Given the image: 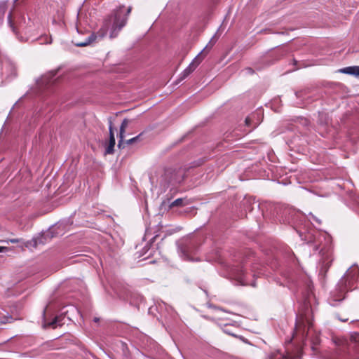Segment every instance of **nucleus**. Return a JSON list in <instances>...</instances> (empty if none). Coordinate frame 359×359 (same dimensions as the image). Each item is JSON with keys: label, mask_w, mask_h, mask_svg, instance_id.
<instances>
[{"label": "nucleus", "mask_w": 359, "mask_h": 359, "mask_svg": "<svg viewBox=\"0 0 359 359\" xmlns=\"http://www.w3.org/2000/svg\"><path fill=\"white\" fill-rule=\"evenodd\" d=\"M123 6L119 8L113 15L106 19L102 27L100 29L101 37L105 36L109 32L111 39L118 36L121 29L126 25L128 17L130 15L132 8H128L126 13L123 11Z\"/></svg>", "instance_id": "nucleus-1"}, {"label": "nucleus", "mask_w": 359, "mask_h": 359, "mask_svg": "<svg viewBox=\"0 0 359 359\" xmlns=\"http://www.w3.org/2000/svg\"><path fill=\"white\" fill-rule=\"evenodd\" d=\"M359 269L357 266L350 267L346 274L341 278L338 287L341 292L352 290L354 284L358 281Z\"/></svg>", "instance_id": "nucleus-2"}, {"label": "nucleus", "mask_w": 359, "mask_h": 359, "mask_svg": "<svg viewBox=\"0 0 359 359\" xmlns=\"http://www.w3.org/2000/svg\"><path fill=\"white\" fill-rule=\"evenodd\" d=\"M334 343L341 353H349L351 348L358 351L359 350V334L355 332L351 334L349 341L344 337L336 338Z\"/></svg>", "instance_id": "nucleus-3"}, {"label": "nucleus", "mask_w": 359, "mask_h": 359, "mask_svg": "<svg viewBox=\"0 0 359 359\" xmlns=\"http://www.w3.org/2000/svg\"><path fill=\"white\" fill-rule=\"evenodd\" d=\"M59 69L48 72L36 80L37 88H50L55 86L60 81V77L57 75Z\"/></svg>", "instance_id": "nucleus-4"}, {"label": "nucleus", "mask_w": 359, "mask_h": 359, "mask_svg": "<svg viewBox=\"0 0 359 359\" xmlns=\"http://www.w3.org/2000/svg\"><path fill=\"white\" fill-rule=\"evenodd\" d=\"M205 55H203V51H201L189 66L182 72L180 79H184L189 76L200 65Z\"/></svg>", "instance_id": "nucleus-5"}, {"label": "nucleus", "mask_w": 359, "mask_h": 359, "mask_svg": "<svg viewBox=\"0 0 359 359\" xmlns=\"http://www.w3.org/2000/svg\"><path fill=\"white\" fill-rule=\"evenodd\" d=\"M99 32H100V30L98 31V32L97 34L91 33L88 36L87 38H86L83 40V39L80 40L79 39V37L76 36L74 39L73 43L77 47L87 46L91 44L93 42H94L97 39V37H100V39L102 38L100 36V34Z\"/></svg>", "instance_id": "nucleus-6"}, {"label": "nucleus", "mask_w": 359, "mask_h": 359, "mask_svg": "<svg viewBox=\"0 0 359 359\" xmlns=\"http://www.w3.org/2000/svg\"><path fill=\"white\" fill-rule=\"evenodd\" d=\"M165 178H169L168 184L175 185L183 180V172L181 170L177 171L167 170L165 174Z\"/></svg>", "instance_id": "nucleus-7"}, {"label": "nucleus", "mask_w": 359, "mask_h": 359, "mask_svg": "<svg viewBox=\"0 0 359 359\" xmlns=\"http://www.w3.org/2000/svg\"><path fill=\"white\" fill-rule=\"evenodd\" d=\"M262 119V111H257L248 116L245 120V123L247 126L251 127L252 129L256 128L261 123Z\"/></svg>", "instance_id": "nucleus-8"}, {"label": "nucleus", "mask_w": 359, "mask_h": 359, "mask_svg": "<svg viewBox=\"0 0 359 359\" xmlns=\"http://www.w3.org/2000/svg\"><path fill=\"white\" fill-rule=\"evenodd\" d=\"M109 145L106 148V154H112L114 152V148L115 146V138L114 133L113 124L111 118H109Z\"/></svg>", "instance_id": "nucleus-9"}, {"label": "nucleus", "mask_w": 359, "mask_h": 359, "mask_svg": "<svg viewBox=\"0 0 359 359\" xmlns=\"http://www.w3.org/2000/svg\"><path fill=\"white\" fill-rule=\"evenodd\" d=\"M339 72L353 75L357 78H359V66H350L341 68L339 70Z\"/></svg>", "instance_id": "nucleus-10"}, {"label": "nucleus", "mask_w": 359, "mask_h": 359, "mask_svg": "<svg viewBox=\"0 0 359 359\" xmlns=\"http://www.w3.org/2000/svg\"><path fill=\"white\" fill-rule=\"evenodd\" d=\"M128 125V120L127 118H124L123 121L121 123V125L120 126V131H119V140L118 142V148H121V147L123 145L124 141V133L126 132V128Z\"/></svg>", "instance_id": "nucleus-11"}, {"label": "nucleus", "mask_w": 359, "mask_h": 359, "mask_svg": "<svg viewBox=\"0 0 359 359\" xmlns=\"http://www.w3.org/2000/svg\"><path fill=\"white\" fill-rule=\"evenodd\" d=\"M63 319L62 316H56L51 322L45 324V327H53V328L57 327V326H61L62 325V320Z\"/></svg>", "instance_id": "nucleus-12"}, {"label": "nucleus", "mask_w": 359, "mask_h": 359, "mask_svg": "<svg viewBox=\"0 0 359 359\" xmlns=\"http://www.w3.org/2000/svg\"><path fill=\"white\" fill-rule=\"evenodd\" d=\"M3 70L10 71L11 74L6 76V78L16 76L15 68L11 64H5L2 68Z\"/></svg>", "instance_id": "nucleus-13"}, {"label": "nucleus", "mask_w": 359, "mask_h": 359, "mask_svg": "<svg viewBox=\"0 0 359 359\" xmlns=\"http://www.w3.org/2000/svg\"><path fill=\"white\" fill-rule=\"evenodd\" d=\"M143 135V133H140L138 135L126 140L124 142L123 144H132L133 143H137L142 141V136ZM121 147H124V145H123Z\"/></svg>", "instance_id": "nucleus-14"}, {"label": "nucleus", "mask_w": 359, "mask_h": 359, "mask_svg": "<svg viewBox=\"0 0 359 359\" xmlns=\"http://www.w3.org/2000/svg\"><path fill=\"white\" fill-rule=\"evenodd\" d=\"M184 205H185L184 200L183 198H177L172 202L170 207H182Z\"/></svg>", "instance_id": "nucleus-15"}, {"label": "nucleus", "mask_w": 359, "mask_h": 359, "mask_svg": "<svg viewBox=\"0 0 359 359\" xmlns=\"http://www.w3.org/2000/svg\"><path fill=\"white\" fill-rule=\"evenodd\" d=\"M238 282L241 285H248L249 283L246 279L245 274L242 272V274L238 277Z\"/></svg>", "instance_id": "nucleus-16"}, {"label": "nucleus", "mask_w": 359, "mask_h": 359, "mask_svg": "<svg viewBox=\"0 0 359 359\" xmlns=\"http://www.w3.org/2000/svg\"><path fill=\"white\" fill-rule=\"evenodd\" d=\"M215 41L214 40V37H212L209 41V43L207 44V46L203 48V50H201L203 51V53L205 51L206 49L210 50L215 45Z\"/></svg>", "instance_id": "nucleus-17"}, {"label": "nucleus", "mask_w": 359, "mask_h": 359, "mask_svg": "<svg viewBox=\"0 0 359 359\" xmlns=\"http://www.w3.org/2000/svg\"><path fill=\"white\" fill-rule=\"evenodd\" d=\"M306 91H294V95L297 98H301L306 95Z\"/></svg>", "instance_id": "nucleus-18"}, {"label": "nucleus", "mask_w": 359, "mask_h": 359, "mask_svg": "<svg viewBox=\"0 0 359 359\" xmlns=\"http://www.w3.org/2000/svg\"><path fill=\"white\" fill-rule=\"evenodd\" d=\"M8 24H9L10 27H11L13 32L15 33L16 29H15V27H14L13 22H12L11 13H9V15L8 16Z\"/></svg>", "instance_id": "nucleus-19"}, {"label": "nucleus", "mask_w": 359, "mask_h": 359, "mask_svg": "<svg viewBox=\"0 0 359 359\" xmlns=\"http://www.w3.org/2000/svg\"><path fill=\"white\" fill-rule=\"evenodd\" d=\"M243 72L244 73V74H246V75L247 74H252L254 73V70L251 67H247L243 70Z\"/></svg>", "instance_id": "nucleus-20"}, {"label": "nucleus", "mask_w": 359, "mask_h": 359, "mask_svg": "<svg viewBox=\"0 0 359 359\" xmlns=\"http://www.w3.org/2000/svg\"><path fill=\"white\" fill-rule=\"evenodd\" d=\"M323 87H325V88H337V87L335 86V84H334V83H326V84H325V85L323 86Z\"/></svg>", "instance_id": "nucleus-21"}, {"label": "nucleus", "mask_w": 359, "mask_h": 359, "mask_svg": "<svg viewBox=\"0 0 359 359\" xmlns=\"http://www.w3.org/2000/svg\"><path fill=\"white\" fill-rule=\"evenodd\" d=\"M291 215H292V220H294L295 219V217H299V213H297V212H291Z\"/></svg>", "instance_id": "nucleus-22"}, {"label": "nucleus", "mask_w": 359, "mask_h": 359, "mask_svg": "<svg viewBox=\"0 0 359 359\" xmlns=\"http://www.w3.org/2000/svg\"><path fill=\"white\" fill-rule=\"evenodd\" d=\"M294 104L298 107H302L304 104V102L302 101H297L294 103Z\"/></svg>", "instance_id": "nucleus-23"}, {"label": "nucleus", "mask_w": 359, "mask_h": 359, "mask_svg": "<svg viewBox=\"0 0 359 359\" xmlns=\"http://www.w3.org/2000/svg\"><path fill=\"white\" fill-rule=\"evenodd\" d=\"M182 256L184 257V259H188L189 258V256L187 255V253L182 250Z\"/></svg>", "instance_id": "nucleus-24"}, {"label": "nucleus", "mask_w": 359, "mask_h": 359, "mask_svg": "<svg viewBox=\"0 0 359 359\" xmlns=\"http://www.w3.org/2000/svg\"><path fill=\"white\" fill-rule=\"evenodd\" d=\"M312 218L318 224H320V221L318 220L315 216L312 215Z\"/></svg>", "instance_id": "nucleus-25"}, {"label": "nucleus", "mask_w": 359, "mask_h": 359, "mask_svg": "<svg viewBox=\"0 0 359 359\" xmlns=\"http://www.w3.org/2000/svg\"><path fill=\"white\" fill-rule=\"evenodd\" d=\"M300 323H300V321L297 322V323H296V327H295L297 330H298V329H299V326H300Z\"/></svg>", "instance_id": "nucleus-26"}, {"label": "nucleus", "mask_w": 359, "mask_h": 359, "mask_svg": "<svg viewBox=\"0 0 359 359\" xmlns=\"http://www.w3.org/2000/svg\"><path fill=\"white\" fill-rule=\"evenodd\" d=\"M6 249V248H5V247H0V252L5 251Z\"/></svg>", "instance_id": "nucleus-27"}, {"label": "nucleus", "mask_w": 359, "mask_h": 359, "mask_svg": "<svg viewBox=\"0 0 359 359\" xmlns=\"http://www.w3.org/2000/svg\"><path fill=\"white\" fill-rule=\"evenodd\" d=\"M305 320L308 324H309V325H310L309 320V318H308L306 316L305 317V320Z\"/></svg>", "instance_id": "nucleus-28"}, {"label": "nucleus", "mask_w": 359, "mask_h": 359, "mask_svg": "<svg viewBox=\"0 0 359 359\" xmlns=\"http://www.w3.org/2000/svg\"><path fill=\"white\" fill-rule=\"evenodd\" d=\"M99 320H100V319H99L98 318L95 317V318H94L93 321H94V322H95V323H97V322H98V321H99Z\"/></svg>", "instance_id": "nucleus-29"}, {"label": "nucleus", "mask_w": 359, "mask_h": 359, "mask_svg": "<svg viewBox=\"0 0 359 359\" xmlns=\"http://www.w3.org/2000/svg\"><path fill=\"white\" fill-rule=\"evenodd\" d=\"M11 243H18V240H16V239H13V240H11Z\"/></svg>", "instance_id": "nucleus-30"}, {"label": "nucleus", "mask_w": 359, "mask_h": 359, "mask_svg": "<svg viewBox=\"0 0 359 359\" xmlns=\"http://www.w3.org/2000/svg\"><path fill=\"white\" fill-rule=\"evenodd\" d=\"M339 320H340L341 321H342V322H346V321H347V319H341V318H340Z\"/></svg>", "instance_id": "nucleus-31"}, {"label": "nucleus", "mask_w": 359, "mask_h": 359, "mask_svg": "<svg viewBox=\"0 0 359 359\" xmlns=\"http://www.w3.org/2000/svg\"><path fill=\"white\" fill-rule=\"evenodd\" d=\"M76 29H77L78 34H80L79 27H76Z\"/></svg>", "instance_id": "nucleus-32"}, {"label": "nucleus", "mask_w": 359, "mask_h": 359, "mask_svg": "<svg viewBox=\"0 0 359 359\" xmlns=\"http://www.w3.org/2000/svg\"><path fill=\"white\" fill-rule=\"evenodd\" d=\"M250 285H251L252 286H253V287H255V283H252Z\"/></svg>", "instance_id": "nucleus-33"}, {"label": "nucleus", "mask_w": 359, "mask_h": 359, "mask_svg": "<svg viewBox=\"0 0 359 359\" xmlns=\"http://www.w3.org/2000/svg\"><path fill=\"white\" fill-rule=\"evenodd\" d=\"M46 43H51V41H48V42L47 41Z\"/></svg>", "instance_id": "nucleus-34"}]
</instances>
